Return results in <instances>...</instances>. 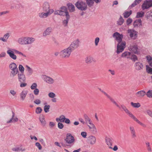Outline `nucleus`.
I'll return each instance as SVG.
<instances>
[{
  "label": "nucleus",
  "mask_w": 152,
  "mask_h": 152,
  "mask_svg": "<svg viewBox=\"0 0 152 152\" xmlns=\"http://www.w3.org/2000/svg\"><path fill=\"white\" fill-rule=\"evenodd\" d=\"M39 92V91L38 88H36L34 89V94L36 95H37L38 94Z\"/></svg>",
  "instance_id": "obj_62"
},
{
  "label": "nucleus",
  "mask_w": 152,
  "mask_h": 152,
  "mask_svg": "<svg viewBox=\"0 0 152 152\" xmlns=\"http://www.w3.org/2000/svg\"><path fill=\"white\" fill-rule=\"evenodd\" d=\"M34 102L37 104H39L41 103V101L39 99H36L35 100Z\"/></svg>",
  "instance_id": "obj_58"
},
{
  "label": "nucleus",
  "mask_w": 152,
  "mask_h": 152,
  "mask_svg": "<svg viewBox=\"0 0 152 152\" xmlns=\"http://www.w3.org/2000/svg\"><path fill=\"white\" fill-rule=\"evenodd\" d=\"M87 126L92 133L94 134L97 133L96 129L94 124L92 126H90L89 125H88Z\"/></svg>",
  "instance_id": "obj_23"
},
{
  "label": "nucleus",
  "mask_w": 152,
  "mask_h": 152,
  "mask_svg": "<svg viewBox=\"0 0 152 152\" xmlns=\"http://www.w3.org/2000/svg\"><path fill=\"white\" fill-rule=\"evenodd\" d=\"M76 7L79 10L84 11L87 9V6L86 3L82 1H78L75 4Z\"/></svg>",
  "instance_id": "obj_4"
},
{
  "label": "nucleus",
  "mask_w": 152,
  "mask_h": 152,
  "mask_svg": "<svg viewBox=\"0 0 152 152\" xmlns=\"http://www.w3.org/2000/svg\"><path fill=\"white\" fill-rule=\"evenodd\" d=\"M146 67L147 72L149 73L152 74V68L148 66L147 65H146Z\"/></svg>",
  "instance_id": "obj_51"
},
{
  "label": "nucleus",
  "mask_w": 152,
  "mask_h": 152,
  "mask_svg": "<svg viewBox=\"0 0 152 152\" xmlns=\"http://www.w3.org/2000/svg\"><path fill=\"white\" fill-rule=\"evenodd\" d=\"M15 53L21 55L23 56L26 57V56L25 55L23 54L21 52L14 49H9L7 51V53L8 54L10 57L13 60H15L17 59V56L15 54Z\"/></svg>",
  "instance_id": "obj_2"
},
{
  "label": "nucleus",
  "mask_w": 152,
  "mask_h": 152,
  "mask_svg": "<svg viewBox=\"0 0 152 152\" xmlns=\"http://www.w3.org/2000/svg\"><path fill=\"white\" fill-rule=\"evenodd\" d=\"M37 85L36 83H33L32 85L31 86V89H34L37 88Z\"/></svg>",
  "instance_id": "obj_57"
},
{
  "label": "nucleus",
  "mask_w": 152,
  "mask_h": 152,
  "mask_svg": "<svg viewBox=\"0 0 152 152\" xmlns=\"http://www.w3.org/2000/svg\"><path fill=\"white\" fill-rule=\"evenodd\" d=\"M85 61L88 64H90L93 61L95 62L94 61L93 58L90 56H87L86 58Z\"/></svg>",
  "instance_id": "obj_18"
},
{
  "label": "nucleus",
  "mask_w": 152,
  "mask_h": 152,
  "mask_svg": "<svg viewBox=\"0 0 152 152\" xmlns=\"http://www.w3.org/2000/svg\"><path fill=\"white\" fill-rule=\"evenodd\" d=\"M128 115L131 118L134 119L135 121H136L137 123L138 122L139 120H138L130 112H129V113L128 114Z\"/></svg>",
  "instance_id": "obj_43"
},
{
  "label": "nucleus",
  "mask_w": 152,
  "mask_h": 152,
  "mask_svg": "<svg viewBox=\"0 0 152 152\" xmlns=\"http://www.w3.org/2000/svg\"><path fill=\"white\" fill-rule=\"evenodd\" d=\"M49 97L50 98H53L56 96V94L53 92H50L48 94Z\"/></svg>",
  "instance_id": "obj_54"
},
{
  "label": "nucleus",
  "mask_w": 152,
  "mask_h": 152,
  "mask_svg": "<svg viewBox=\"0 0 152 152\" xmlns=\"http://www.w3.org/2000/svg\"><path fill=\"white\" fill-rule=\"evenodd\" d=\"M107 144L108 145L109 148L110 149H113L111 147L112 144V139L110 138H107L105 140Z\"/></svg>",
  "instance_id": "obj_27"
},
{
  "label": "nucleus",
  "mask_w": 152,
  "mask_h": 152,
  "mask_svg": "<svg viewBox=\"0 0 152 152\" xmlns=\"http://www.w3.org/2000/svg\"><path fill=\"white\" fill-rule=\"evenodd\" d=\"M52 31V28L51 27H49L44 31L43 33V36L44 37L49 36Z\"/></svg>",
  "instance_id": "obj_15"
},
{
  "label": "nucleus",
  "mask_w": 152,
  "mask_h": 152,
  "mask_svg": "<svg viewBox=\"0 0 152 152\" xmlns=\"http://www.w3.org/2000/svg\"><path fill=\"white\" fill-rule=\"evenodd\" d=\"M99 37H96L95 39V43L96 46H97L98 45V43L99 41Z\"/></svg>",
  "instance_id": "obj_59"
},
{
  "label": "nucleus",
  "mask_w": 152,
  "mask_h": 152,
  "mask_svg": "<svg viewBox=\"0 0 152 152\" xmlns=\"http://www.w3.org/2000/svg\"><path fill=\"white\" fill-rule=\"evenodd\" d=\"M28 93V91L26 90L23 91L19 94L20 98L21 101H23L25 100Z\"/></svg>",
  "instance_id": "obj_13"
},
{
  "label": "nucleus",
  "mask_w": 152,
  "mask_h": 152,
  "mask_svg": "<svg viewBox=\"0 0 152 152\" xmlns=\"http://www.w3.org/2000/svg\"><path fill=\"white\" fill-rule=\"evenodd\" d=\"M50 7L48 3L47 2H45L42 6L43 11L45 12H49L50 14H51L54 12V10L53 9H50Z\"/></svg>",
  "instance_id": "obj_5"
},
{
  "label": "nucleus",
  "mask_w": 152,
  "mask_h": 152,
  "mask_svg": "<svg viewBox=\"0 0 152 152\" xmlns=\"http://www.w3.org/2000/svg\"><path fill=\"white\" fill-rule=\"evenodd\" d=\"M146 94L145 92L144 91H140L137 92L135 95L138 98L142 97Z\"/></svg>",
  "instance_id": "obj_20"
},
{
  "label": "nucleus",
  "mask_w": 152,
  "mask_h": 152,
  "mask_svg": "<svg viewBox=\"0 0 152 152\" xmlns=\"http://www.w3.org/2000/svg\"><path fill=\"white\" fill-rule=\"evenodd\" d=\"M18 70H13L11 72L10 74V77H14L18 73Z\"/></svg>",
  "instance_id": "obj_39"
},
{
  "label": "nucleus",
  "mask_w": 152,
  "mask_h": 152,
  "mask_svg": "<svg viewBox=\"0 0 152 152\" xmlns=\"http://www.w3.org/2000/svg\"><path fill=\"white\" fill-rule=\"evenodd\" d=\"M58 126L60 129H62L64 126L63 124L60 122H58Z\"/></svg>",
  "instance_id": "obj_56"
},
{
  "label": "nucleus",
  "mask_w": 152,
  "mask_h": 152,
  "mask_svg": "<svg viewBox=\"0 0 152 152\" xmlns=\"http://www.w3.org/2000/svg\"><path fill=\"white\" fill-rule=\"evenodd\" d=\"M147 60L148 61V62L150 64V62L152 60V57L149 56H147L146 57Z\"/></svg>",
  "instance_id": "obj_63"
},
{
  "label": "nucleus",
  "mask_w": 152,
  "mask_h": 152,
  "mask_svg": "<svg viewBox=\"0 0 152 152\" xmlns=\"http://www.w3.org/2000/svg\"><path fill=\"white\" fill-rule=\"evenodd\" d=\"M42 109L40 107H37L36 110V113L37 114L40 113L42 111Z\"/></svg>",
  "instance_id": "obj_53"
},
{
  "label": "nucleus",
  "mask_w": 152,
  "mask_h": 152,
  "mask_svg": "<svg viewBox=\"0 0 152 152\" xmlns=\"http://www.w3.org/2000/svg\"><path fill=\"white\" fill-rule=\"evenodd\" d=\"M50 106L49 105H45L44 106V110L45 113H47L49 111Z\"/></svg>",
  "instance_id": "obj_48"
},
{
  "label": "nucleus",
  "mask_w": 152,
  "mask_h": 152,
  "mask_svg": "<svg viewBox=\"0 0 152 152\" xmlns=\"http://www.w3.org/2000/svg\"><path fill=\"white\" fill-rule=\"evenodd\" d=\"M133 25L135 27L139 26H140L142 25V21L141 19H138L136 20L134 22Z\"/></svg>",
  "instance_id": "obj_29"
},
{
  "label": "nucleus",
  "mask_w": 152,
  "mask_h": 152,
  "mask_svg": "<svg viewBox=\"0 0 152 152\" xmlns=\"http://www.w3.org/2000/svg\"><path fill=\"white\" fill-rule=\"evenodd\" d=\"M132 19L130 18H129L126 20V23L127 25H129L132 22Z\"/></svg>",
  "instance_id": "obj_64"
},
{
  "label": "nucleus",
  "mask_w": 152,
  "mask_h": 152,
  "mask_svg": "<svg viewBox=\"0 0 152 152\" xmlns=\"http://www.w3.org/2000/svg\"><path fill=\"white\" fill-rule=\"evenodd\" d=\"M39 119L42 125L43 126H45L46 124V122L44 116L42 115H40Z\"/></svg>",
  "instance_id": "obj_30"
},
{
  "label": "nucleus",
  "mask_w": 152,
  "mask_h": 152,
  "mask_svg": "<svg viewBox=\"0 0 152 152\" xmlns=\"http://www.w3.org/2000/svg\"><path fill=\"white\" fill-rule=\"evenodd\" d=\"M15 113L13 111L12 112V116L10 119L6 122L7 124H10V123H15L18 121V118L15 117Z\"/></svg>",
  "instance_id": "obj_9"
},
{
  "label": "nucleus",
  "mask_w": 152,
  "mask_h": 152,
  "mask_svg": "<svg viewBox=\"0 0 152 152\" xmlns=\"http://www.w3.org/2000/svg\"><path fill=\"white\" fill-rule=\"evenodd\" d=\"M18 79L20 82H25L26 77L23 73H18Z\"/></svg>",
  "instance_id": "obj_14"
},
{
  "label": "nucleus",
  "mask_w": 152,
  "mask_h": 152,
  "mask_svg": "<svg viewBox=\"0 0 152 152\" xmlns=\"http://www.w3.org/2000/svg\"><path fill=\"white\" fill-rule=\"evenodd\" d=\"M147 96L149 98H152V90H149L146 94Z\"/></svg>",
  "instance_id": "obj_49"
},
{
  "label": "nucleus",
  "mask_w": 152,
  "mask_h": 152,
  "mask_svg": "<svg viewBox=\"0 0 152 152\" xmlns=\"http://www.w3.org/2000/svg\"><path fill=\"white\" fill-rule=\"evenodd\" d=\"M44 80L45 82L49 84H52L54 83V80L49 76L46 75L44 77Z\"/></svg>",
  "instance_id": "obj_12"
},
{
  "label": "nucleus",
  "mask_w": 152,
  "mask_h": 152,
  "mask_svg": "<svg viewBox=\"0 0 152 152\" xmlns=\"http://www.w3.org/2000/svg\"><path fill=\"white\" fill-rule=\"evenodd\" d=\"M121 107L123 110L127 114L130 112L126 108V107L124 105H121Z\"/></svg>",
  "instance_id": "obj_45"
},
{
  "label": "nucleus",
  "mask_w": 152,
  "mask_h": 152,
  "mask_svg": "<svg viewBox=\"0 0 152 152\" xmlns=\"http://www.w3.org/2000/svg\"><path fill=\"white\" fill-rule=\"evenodd\" d=\"M26 67L27 68L26 70L27 72V75L28 76L31 75L32 74L33 72V69L28 65H26Z\"/></svg>",
  "instance_id": "obj_21"
},
{
  "label": "nucleus",
  "mask_w": 152,
  "mask_h": 152,
  "mask_svg": "<svg viewBox=\"0 0 152 152\" xmlns=\"http://www.w3.org/2000/svg\"><path fill=\"white\" fill-rule=\"evenodd\" d=\"M9 36V33H6L4 35L3 37L0 38V40L3 42H6L7 39L8 38Z\"/></svg>",
  "instance_id": "obj_35"
},
{
  "label": "nucleus",
  "mask_w": 152,
  "mask_h": 152,
  "mask_svg": "<svg viewBox=\"0 0 152 152\" xmlns=\"http://www.w3.org/2000/svg\"><path fill=\"white\" fill-rule=\"evenodd\" d=\"M124 22V20L121 16H120V18L117 21V24L118 25H121Z\"/></svg>",
  "instance_id": "obj_42"
},
{
  "label": "nucleus",
  "mask_w": 152,
  "mask_h": 152,
  "mask_svg": "<svg viewBox=\"0 0 152 152\" xmlns=\"http://www.w3.org/2000/svg\"><path fill=\"white\" fill-rule=\"evenodd\" d=\"M144 12L142 11H141L140 12H137V13L136 17L137 18H142L144 16Z\"/></svg>",
  "instance_id": "obj_37"
},
{
  "label": "nucleus",
  "mask_w": 152,
  "mask_h": 152,
  "mask_svg": "<svg viewBox=\"0 0 152 152\" xmlns=\"http://www.w3.org/2000/svg\"><path fill=\"white\" fill-rule=\"evenodd\" d=\"M128 33L130 37L133 39H135L137 37L136 31L133 29H128Z\"/></svg>",
  "instance_id": "obj_10"
},
{
  "label": "nucleus",
  "mask_w": 152,
  "mask_h": 152,
  "mask_svg": "<svg viewBox=\"0 0 152 152\" xmlns=\"http://www.w3.org/2000/svg\"><path fill=\"white\" fill-rule=\"evenodd\" d=\"M65 15L66 16V19L63 21V23L64 26H66L67 25L68 22L70 18V16L68 12H66V14Z\"/></svg>",
  "instance_id": "obj_22"
},
{
  "label": "nucleus",
  "mask_w": 152,
  "mask_h": 152,
  "mask_svg": "<svg viewBox=\"0 0 152 152\" xmlns=\"http://www.w3.org/2000/svg\"><path fill=\"white\" fill-rule=\"evenodd\" d=\"M80 43L79 40L78 39H77L72 42L69 47L73 51L79 47Z\"/></svg>",
  "instance_id": "obj_6"
},
{
  "label": "nucleus",
  "mask_w": 152,
  "mask_h": 152,
  "mask_svg": "<svg viewBox=\"0 0 152 152\" xmlns=\"http://www.w3.org/2000/svg\"><path fill=\"white\" fill-rule=\"evenodd\" d=\"M142 0H135L134 2L132 4L131 7H134L137 5L139 4Z\"/></svg>",
  "instance_id": "obj_40"
},
{
  "label": "nucleus",
  "mask_w": 152,
  "mask_h": 152,
  "mask_svg": "<svg viewBox=\"0 0 152 152\" xmlns=\"http://www.w3.org/2000/svg\"><path fill=\"white\" fill-rule=\"evenodd\" d=\"M68 8L69 10L71 12H73L75 10V7L74 5L71 3L67 4Z\"/></svg>",
  "instance_id": "obj_32"
},
{
  "label": "nucleus",
  "mask_w": 152,
  "mask_h": 152,
  "mask_svg": "<svg viewBox=\"0 0 152 152\" xmlns=\"http://www.w3.org/2000/svg\"><path fill=\"white\" fill-rule=\"evenodd\" d=\"M65 140L66 142L69 144H73L75 141L74 137L71 134H67Z\"/></svg>",
  "instance_id": "obj_8"
},
{
  "label": "nucleus",
  "mask_w": 152,
  "mask_h": 152,
  "mask_svg": "<svg viewBox=\"0 0 152 152\" xmlns=\"http://www.w3.org/2000/svg\"><path fill=\"white\" fill-rule=\"evenodd\" d=\"M35 145L38 148L39 150H40L42 149V146L39 142H37L36 143Z\"/></svg>",
  "instance_id": "obj_60"
},
{
  "label": "nucleus",
  "mask_w": 152,
  "mask_h": 152,
  "mask_svg": "<svg viewBox=\"0 0 152 152\" xmlns=\"http://www.w3.org/2000/svg\"><path fill=\"white\" fill-rule=\"evenodd\" d=\"M108 99H109L110 101L113 102L114 104L115 105H116L117 107H118L120 108L119 106L117 104V103L115 102V100L109 95H108L106 96Z\"/></svg>",
  "instance_id": "obj_36"
},
{
  "label": "nucleus",
  "mask_w": 152,
  "mask_h": 152,
  "mask_svg": "<svg viewBox=\"0 0 152 152\" xmlns=\"http://www.w3.org/2000/svg\"><path fill=\"white\" fill-rule=\"evenodd\" d=\"M129 58L131 59L134 61H135L137 60V56L133 54H131L130 58Z\"/></svg>",
  "instance_id": "obj_44"
},
{
  "label": "nucleus",
  "mask_w": 152,
  "mask_h": 152,
  "mask_svg": "<svg viewBox=\"0 0 152 152\" xmlns=\"http://www.w3.org/2000/svg\"><path fill=\"white\" fill-rule=\"evenodd\" d=\"M51 14L48 12H40L38 14V16L41 18H47Z\"/></svg>",
  "instance_id": "obj_16"
},
{
  "label": "nucleus",
  "mask_w": 152,
  "mask_h": 152,
  "mask_svg": "<svg viewBox=\"0 0 152 152\" xmlns=\"http://www.w3.org/2000/svg\"><path fill=\"white\" fill-rule=\"evenodd\" d=\"M72 51L69 47L61 50L60 53V56L64 58H69Z\"/></svg>",
  "instance_id": "obj_3"
},
{
  "label": "nucleus",
  "mask_w": 152,
  "mask_h": 152,
  "mask_svg": "<svg viewBox=\"0 0 152 152\" xmlns=\"http://www.w3.org/2000/svg\"><path fill=\"white\" fill-rule=\"evenodd\" d=\"M131 104L132 107L135 108H138L140 106V104L139 103H135L131 102Z\"/></svg>",
  "instance_id": "obj_41"
},
{
  "label": "nucleus",
  "mask_w": 152,
  "mask_h": 152,
  "mask_svg": "<svg viewBox=\"0 0 152 152\" xmlns=\"http://www.w3.org/2000/svg\"><path fill=\"white\" fill-rule=\"evenodd\" d=\"M131 54V53L130 52H125L122 54L121 57L127 58H130Z\"/></svg>",
  "instance_id": "obj_31"
},
{
  "label": "nucleus",
  "mask_w": 152,
  "mask_h": 152,
  "mask_svg": "<svg viewBox=\"0 0 152 152\" xmlns=\"http://www.w3.org/2000/svg\"><path fill=\"white\" fill-rule=\"evenodd\" d=\"M132 13V11H130L129 12L126 11L124 13V17L126 18L128 17Z\"/></svg>",
  "instance_id": "obj_38"
},
{
  "label": "nucleus",
  "mask_w": 152,
  "mask_h": 152,
  "mask_svg": "<svg viewBox=\"0 0 152 152\" xmlns=\"http://www.w3.org/2000/svg\"><path fill=\"white\" fill-rule=\"evenodd\" d=\"M54 14L55 15H60L63 16H65L66 14V13L62 11H61L60 10H57L54 12Z\"/></svg>",
  "instance_id": "obj_34"
},
{
  "label": "nucleus",
  "mask_w": 152,
  "mask_h": 152,
  "mask_svg": "<svg viewBox=\"0 0 152 152\" xmlns=\"http://www.w3.org/2000/svg\"><path fill=\"white\" fill-rule=\"evenodd\" d=\"M129 50L136 54L139 53L138 51V48L137 45H134L130 46L129 48Z\"/></svg>",
  "instance_id": "obj_11"
},
{
  "label": "nucleus",
  "mask_w": 152,
  "mask_h": 152,
  "mask_svg": "<svg viewBox=\"0 0 152 152\" xmlns=\"http://www.w3.org/2000/svg\"><path fill=\"white\" fill-rule=\"evenodd\" d=\"M89 141L91 145H94L96 143V139L95 137L93 136H90L89 137Z\"/></svg>",
  "instance_id": "obj_24"
},
{
  "label": "nucleus",
  "mask_w": 152,
  "mask_h": 152,
  "mask_svg": "<svg viewBox=\"0 0 152 152\" xmlns=\"http://www.w3.org/2000/svg\"><path fill=\"white\" fill-rule=\"evenodd\" d=\"M65 119V116L64 115H61L59 118H56V121L57 122H64Z\"/></svg>",
  "instance_id": "obj_28"
},
{
  "label": "nucleus",
  "mask_w": 152,
  "mask_h": 152,
  "mask_svg": "<svg viewBox=\"0 0 152 152\" xmlns=\"http://www.w3.org/2000/svg\"><path fill=\"white\" fill-rule=\"evenodd\" d=\"M19 69L21 72V73H23L24 70V68L21 65H20L19 66Z\"/></svg>",
  "instance_id": "obj_52"
},
{
  "label": "nucleus",
  "mask_w": 152,
  "mask_h": 152,
  "mask_svg": "<svg viewBox=\"0 0 152 152\" xmlns=\"http://www.w3.org/2000/svg\"><path fill=\"white\" fill-rule=\"evenodd\" d=\"M145 144L146 145V147L148 150L150 152L152 150L150 146V142H145Z\"/></svg>",
  "instance_id": "obj_47"
},
{
  "label": "nucleus",
  "mask_w": 152,
  "mask_h": 152,
  "mask_svg": "<svg viewBox=\"0 0 152 152\" xmlns=\"http://www.w3.org/2000/svg\"><path fill=\"white\" fill-rule=\"evenodd\" d=\"M135 69L137 70H139L142 69L143 68V66L142 63L140 62H136L135 64Z\"/></svg>",
  "instance_id": "obj_25"
},
{
  "label": "nucleus",
  "mask_w": 152,
  "mask_h": 152,
  "mask_svg": "<svg viewBox=\"0 0 152 152\" xmlns=\"http://www.w3.org/2000/svg\"><path fill=\"white\" fill-rule=\"evenodd\" d=\"M113 36L115 38L116 40L118 42L117 46V53L119 54L124 50L125 47L126 42H122L123 37L122 34L115 32L113 34Z\"/></svg>",
  "instance_id": "obj_1"
},
{
  "label": "nucleus",
  "mask_w": 152,
  "mask_h": 152,
  "mask_svg": "<svg viewBox=\"0 0 152 152\" xmlns=\"http://www.w3.org/2000/svg\"><path fill=\"white\" fill-rule=\"evenodd\" d=\"M26 37H22L19 38L18 40V43L21 45H26Z\"/></svg>",
  "instance_id": "obj_17"
},
{
  "label": "nucleus",
  "mask_w": 152,
  "mask_h": 152,
  "mask_svg": "<svg viewBox=\"0 0 152 152\" xmlns=\"http://www.w3.org/2000/svg\"><path fill=\"white\" fill-rule=\"evenodd\" d=\"M16 67H17V65L14 62L12 63L9 66V68L10 69L14 68Z\"/></svg>",
  "instance_id": "obj_50"
},
{
  "label": "nucleus",
  "mask_w": 152,
  "mask_h": 152,
  "mask_svg": "<svg viewBox=\"0 0 152 152\" xmlns=\"http://www.w3.org/2000/svg\"><path fill=\"white\" fill-rule=\"evenodd\" d=\"M152 7V0H146L145 1L142 6V10L147 9Z\"/></svg>",
  "instance_id": "obj_7"
},
{
  "label": "nucleus",
  "mask_w": 152,
  "mask_h": 152,
  "mask_svg": "<svg viewBox=\"0 0 152 152\" xmlns=\"http://www.w3.org/2000/svg\"><path fill=\"white\" fill-rule=\"evenodd\" d=\"M83 117L85 120V124H86L87 125H88V123L90 122L91 120L88 115L86 114L83 115Z\"/></svg>",
  "instance_id": "obj_33"
},
{
  "label": "nucleus",
  "mask_w": 152,
  "mask_h": 152,
  "mask_svg": "<svg viewBox=\"0 0 152 152\" xmlns=\"http://www.w3.org/2000/svg\"><path fill=\"white\" fill-rule=\"evenodd\" d=\"M61 11H62L63 12L65 13L68 12L67 11V9L66 7H61Z\"/></svg>",
  "instance_id": "obj_55"
},
{
  "label": "nucleus",
  "mask_w": 152,
  "mask_h": 152,
  "mask_svg": "<svg viewBox=\"0 0 152 152\" xmlns=\"http://www.w3.org/2000/svg\"><path fill=\"white\" fill-rule=\"evenodd\" d=\"M35 40V39L34 38L26 37V45H31L34 42Z\"/></svg>",
  "instance_id": "obj_19"
},
{
  "label": "nucleus",
  "mask_w": 152,
  "mask_h": 152,
  "mask_svg": "<svg viewBox=\"0 0 152 152\" xmlns=\"http://www.w3.org/2000/svg\"><path fill=\"white\" fill-rule=\"evenodd\" d=\"M88 6L90 7L92 6L94 4L93 0H86Z\"/></svg>",
  "instance_id": "obj_46"
},
{
  "label": "nucleus",
  "mask_w": 152,
  "mask_h": 152,
  "mask_svg": "<svg viewBox=\"0 0 152 152\" xmlns=\"http://www.w3.org/2000/svg\"><path fill=\"white\" fill-rule=\"evenodd\" d=\"M148 114L152 118V111L150 110H148L146 111Z\"/></svg>",
  "instance_id": "obj_61"
},
{
  "label": "nucleus",
  "mask_w": 152,
  "mask_h": 152,
  "mask_svg": "<svg viewBox=\"0 0 152 152\" xmlns=\"http://www.w3.org/2000/svg\"><path fill=\"white\" fill-rule=\"evenodd\" d=\"M129 129L130 133L132 134V137L133 138H134L136 137V132L134 127L133 126H130L129 127Z\"/></svg>",
  "instance_id": "obj_26"
}]
</instances>
